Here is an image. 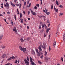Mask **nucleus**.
<instances>
[{"instance_id": "nucleus-1", "label": "nucleus", "mask_w": 65, "mask_h": 65, "mask_svg": "<svg viewBox=\"0 0 65 65\" xmlns=\"http://www.w3.org/2000/svg\"><path fill=\"white\" fill-rule=\"evenodd\" d=\"M4 6L5 7H7V8L8 7H9V4L8 3V2H7L6 3V4H4Z\"/></svg>"}, {"instance_id": "nucleus-2", "label": "nucleus", "mask_w": 65, "mask_h": 65, "mask_svg": "<svg viewBox=\"0 0 65 65\" xmlns=\"http://www.w3.org/2000/svg\"><path fill=\"white\" fill-rule=\"evenodd\" d=\"M30 11L31 12V13L33 15H36L37 14L35 12H34L31 9H30Z\"/></svg>"}, {"instance_id": "nucleus-3", "label": "nucleus", "mask_w": 65, "mask_h": 65, "mask_svg": "<svg viewBox=\"0 0 65 65\" xmlns=\"http://www.w3.org/2000/svg\"><path fill=\"white\" fill-rule=\"evenodd\" d=\"M24 61H25V63H26V65H30L29 62L27 61V60L25 59H24Z\"/></svg>"}, {"instance_id": "nucleus-4", "label": "nucleus", "mask_w": 65, "mask_h": 65, "mask_svg": "<svg viewBox=\"0 0 65 65\" xmlns=\"http://www.w3.org/2000/svg\"><path fill=\"white\" fill-rule=\"evenodd\" d=\"M41 47H42V45H40L38 47V49L39 51H42V49H41Z\"/></svg>"}, {"instance_id": "nucleus-5", "label": "nucleus", "mask_w": 65, "mask_h": 65, "mask_svg": "<svg viewBox=\"0 0 65 65\" xmlns=\"http://www.w3.org/2000/svg\"><path fill=\"white\" fill-rule=\"evenodd\" d=\"M36 53H37L38 54V56H39V57L40 56V53H39V52H38V49H36Z\"/></svg>"}, {"instance_id": "nucleus-6", "label": "nucleus", "mask_w": 65, "mask_h": 65, "mask_svg": "<svg viewBox=\"0 0 65 65\" xmlns=\"http://www.w3.org/2000/svg\"><path fill=\"white\" fill-rule=\"evenodd\" d=\"M54 10H55V11H56L57 12H58V10L57 9H56L55 6H54Z\"/></svg>"}, {"instance_id": "nucleus-7", "label": "nucleus", "mask_w": 65, "mask_h": 65, "mask_svg": "<svg viewBox=\"0 0 65 65\" xmlns=\"http://www.w3.org/2000/svg\"><path fill=\"white\" fill-rule=\"evenodd\" d=\"M16 5L18 6H19V8L20 9L21 8V6H22V4H21L20 5V4H16Z\"/></svg>"}, {"instance_id": "nucleus-8", "label": "nucleus", "mask_w": 65, "mask_h": 65, "mask_svg": "<svg viewBox=\"0 0 65 65\" xmlns=\"http://www.w3.org/2000/svg\"><path fill=\"white\" fill-rule=\"evenodd\" d=\"M6 54H4L2 56V58L4 59V58L5 57H6Z\"/></svg>"}, {"instance_id": "nucleus-9", "label": "nucleus", "mask_w": 65, "mask_h": 65, "mask_svg": "<svg viewBox=\"0 0 65 65\" xmlns=\"http://www.w3.org/2000/svg\"><path fill=\"white\" fill-rule=\"evenodd\" d=\"M26 48L23 47L22 49V51H23V52H24V53H25V52H26Z\"/></svg>"}, {"instance_id": "nucleus-10", "label": "nucleus", "mask_w": 65, "mask_h": 65, "mask_svg": "<svg viewBox=\"0 0 65 65\" xmlns=\"http://www.w3.org/2000/svg\"><path fill=\"white\" fill-rule=\"evenodd\" d=\"M13 31H14L15 33H17V28H16L15 27L13 29Z\"/></svg>"}, {"instance_id": "nucleus-11", "label": "nucleus", "mask_w": 65, "mask_h": 65, "mask_svg": "<svg viewBox=\"0 0 65 65\" xmlns=\"http://www.w3.org/2000/svg\"><path fill=\"white\" fill-rule=\"evenodd\" d=\"M19 48L20 49V50H21V51H22L23 50V47H22L21 46H19Z\"/></svg>"}, {"instance_id": "nucleus-12", "label": "nucleus", "mask_w": 65, "mask_h": 65, "mask_svg": "<svg viewBox=\"0 0 65 65\" xmlns=\"http://www.w3.org/2000/svg\"><path fill=\"white\" fill-rule=\"evenodd\" d=\"M3 37V34H2L0 35V39H1Z\"/></svg>"}, {"instance_id": "nucleus-13", "label": "nucleus", "mask_w": 65, "mask_h": 65, "mask_svg": "<svg viewBox=\"0 0 65 65\" xmlns=\"http://www.w3.org/2000/svg\"><path fill=\"white\" fill-rule=\"evenodd\" d=\"M20 20L21 21V23H23V22H24V21L23 20V19H20Z\"/></svg>"}, {"instance_id": "nucleus-14", "label": "nucleus", "mask_w": 65, "mask_h": 65, "mask_svg": "<svg viewBox=\"0 0 65 65\" xmlns=\"http://www.w3.org/2000/svg\"><path fill=\"white\" fill-rule=\"evenodd\" d=\"M45 13L46 14H47V15H48L50 14V12H45Z\"/></svg>"}, {"instance_id": "nucleus-15", "label": "nucleus", "mask_w": 65, "mask_h": 65, "mask_svg": "<svg viewBox=\"0 0 65 65\" xmlns=\"http://www.w3.org/2000/svg\"><path fill=\"white\" fill-rule=\"evenodd\" d=\"M11 4L12 6H14V7L15 6V5H14V4H13V3H12V2H11Z\"/></svg>"}, {"instance_id": "nucleus-16", "label": "nucleus", "mask_w": 65, "mask_h": 65, "mask_svg": "<svg viewBox=\"0 0 65 65\" xmlns=\"http://www.w3.org/2000/svg\"><path fill=\"white\" fill-rule=\"evenodd\" d=\"M30 61L31 63L32 62H33V61L32 60V58H31V57H30Z\"/></svg>"}, {"instance_id": "nucleus-17", "label": "nucleus", "mask_w": 65, "mask_h": 65, "mask_svg": "<svg viewBox=\"0 0 65 65\" xmlns=\"http://www.w3.org/2000/svg\"><path fill=\"white\" fill-rule=\"evenodd\" d=\"M63 40H65V34H64V35L63 36Z\"/></svg>"}, {"instance_id": "nucleus-18", "label": "nucleus", "mask_w": 65, "mask_h": 65, "mask_svg": "<svg viewBox=\"0 0 65 65\" xmlns=\"http://www.w3.org/2000/svg\"><path fill=\"white\" fill-rule=\"evenodd\" d=\"M21 41V42H24V40H23V39L22 38L20 39Z\"/></svg>"}, {"instance_id": "nucleus-19", "label": "nucleus", "mask_w": 65, "mask_h": 65, "mask_svg": "<svg viewBox=\"0 0 65 65\" xmlns=\"http://www.w3.org/2000/svg\"><path fill=\"white\" fill-rule=\"evenodd\" d=\"M32 53L33 55H35V52L34 51V50H32Z\"/></svg>"}, {"instance_id": "nucleus-20", "label": "nucleus", "mask_w": 65, "mask_h": 65, "mask_svg": "<svg viewBox=\"0 0 65 65\" xmlns=\"http://www.w3.org/2000/svg\"><path fill=\"white\" fill-rule=\"evenodd\" d=\"M56 46V41H55L53 43V46Z\"/></svg>"}, {"instance_id": "nucleus-21", "label": "nucleus", "mask_w": 65, "mask_h": 65, "mask_svg": "<svg viewBox=\"0 0 65 65\" xmlns=\"http://www.w3.org/2000/svg\"><path fill=\"white\" fill-rule=\"evenodd\" d=\"M14 17L15 20V21H16V20H17L16 19H17V16H16V15H14Z\"/></svg>"}, {"instance_id": "nucleus-22", "label": "nucleus", "mask_w": 65, "mask_h": 65, "mask_svg": "<svg viewBox=\"0 0 65 65\" xmlns=\"http://www.w3.org/2000/svg\"><path fill=\"white\" fill-rule=\"evenodd\" d=\"M32 65H36V64H35L34 63V62H31Z\"/></svg>"}, {"instance_id": "nucleus-23", "label": "nucleus", "mask_w": 65, "mask_h": 65, "mask_svg": "<svg viewBox=\"0 0 65 65\" xmlns=\"http://www.w3.org/2000/svg\"><path fill=\"white\" fill-rule=\"evenodd\" d=\"M12 58V59H16V58L14 57V56H13L12 57H11Z\"/></svg>"}, {"instance_id": "nucleus-24", "label": "nucleus", "mask_w": 65, "mask_h": 65, "mask_svg": "<svg viewBox=\"0 0 65 65\" xmlns=\"http://www.w3.org/2000/svg\"><path fill=\"white\" fill-rule=\"evenodd\" d=\"M22 17V13H21L20 14V18H21Z\"/></svg>"}, {"instance_id": "nucleus-25", "label": "nucleus", "mask_w": 65, "mask_h": 65, "mask_svg": "<svg viewBox=\"0 0 65 65\" xmlns=\"http://www.w3.org/2000/svg\"><path fill=\"white\" fill-rule=\"evenodd\" d=\"M56 3L57 5L58 6L59 5V3H58V2L57 1H56Z\"/></svg>"}, {"instance_id": "nucleus-26", "label": "nucleus", "mask_w": 65, "mask_h": 65, "mask_svg": "<svg viewBox=\"0 0 65 65\" xmlns=\"http://www.w3.org/2000/svg\"><path fill=\"white\" fill-rule=\"evenodd\" d=\"M59 15H63V14L62 13H61L59 14Z\"/></svg>"}, {"instance_id": "nucleus-27", "label": "nucleus", "mask_w": 65, "mask_h": 65, "mask_svg": "<svg viewBox=\"0 0 65 65\" xmlns=\"http://www.w3.org/2000/svg\"><path fill=\"white\" fill-rule=\"evenodd\" d=\"M4 20L5 21V22H6V23H7V24H8V23L7 22H6V19H4Z\"/></svg>"}, {"instance_id": "nucleus-28", "label": "nucleus", "mask_w": 65, "mask_h": 65, "mask_svg": "<svg viewBox=\"0 0 65 65\" xmlns=\"http://www.w3.org/2000/svg\"><path fill=\"white\" fill-rule=\"evenodd\" d=\"M43 48L44 50V49L45 48V45H43Z\"/></svg>"}, {"instance_id": "nucleus-29", "label": "nucleus", "mask_w": 65, "mask_h": 65, "mask_svg": "<svg viewBox=\"0 0 65 65\" xmlns=\"http://www.w3.org/2000/svg\"><path fill=\"white\" fill-rule=\"evenodd\" d=\"M53 6H54L53 4L52 5H51V9H53Z\"/></svg>"}, {"instance_id": "nucleus-30", "label": "nucleus", "mask_w": 65, "mask_h": 65, "mask_svg": "<svg viewBox=\"0 0 65 65\" xmlns=\"http://www.w3.org/2000/svg\"><path fill=\"white\" fill-rule=\"evenodd\" d=\"M12 59V57H10L8 59V60H11Z\"/></svg>"}, {"instance_id": "nucleus-31", "label": "nucleus", "mask_w": 65, "mask_h": 65, "mask_svg": "<svg viewBox=\"0 0 65 65\" xmlns=\"http://www.w3.org/2000/svg\"><path fill=\"white\" fill-rule=\"evenodd\" d=\"M45 60H50V58H45Z\"/></svg>"}, {"instance_id": "nucleus-32", "label": "nucleus", "mask_w": 65, "mask_h": 65, "mask_svg": "<svg viewBox=\"0 0 65 65\" xmlns=\"http://www.w3.org/2000/svg\"><path fill=\"white\" fill-rule=\"evenodd\" d=\"M61 60H62V62L63 61V57H61Z\"/></svg>"}, {"instance_id": "nucleus-33", "label": "nucleus", "mask_w": 65, "mask_h": 65, "mask_svg": "<svg viewBox=\"0 0 65 65\" xmlns=\"http://www.w3.org/2000/svg\"><path fill=\"white\" fill-rule=\"evenodd\" d=\"M42 28H44V25L43 24H42Z\"/></svg>"}, {"instance_id": "nucleus-34", "label": "nucleus", "mask_w": 65, "mask_h": 65, "mask_svg": "<svg viewBox=\"0 0 65 65\" xmlns=\"http://www.w3.org/2000/svg\"><path fill=\"white\" fill-rule=\"evenodd\" d=\"M59 7H60V8H62L63 7V6L61 5L59 6Z\"/></svg>"}, {"instance_id": "nucleus-35", "label": "nucleus", "mask_w": 65, "mask_h": 65, "mask_svg": "<svg viewBox=\"0 0 65 65\" xmlns=\"http://www.w3.org/2000/svg\"><path fill=\"white\" fill-rule=\"evenodd\" d=\"M47 54V52L46 51H45V56H46V55Z\"/></svg>"}, {"instance_id": "nucleus-36", "label": "nucleus", "mask_w": 65, "mask_h": 65, "mask_svg": "<svg viewBox=\"0 0 65 65\" xmlns=\"http://www.w3.org/2000/svg\"><path fill=\"white\" fill-rule=\"evenodd\" d=\"M39 63V64H42V63L40 61H38Z\"/></svg>"}, {"instance_id": "nucleus-37", "label": "nucleus", "mask_w": 65, "mask_h": 65, "mask_svg": "<svg viewBox=\"0 0 65 65\" xmlns=\"http://www.w3.org/2000/svg\"><path fill=\"white\" fill-rule=\"evenodd\" d=\"M31 3H30L28 6V7H30V6H31Z\"/></svg>"}, {"instance_id": "nucleus-38", "label": "nucleus", "mask_w": 65, "mask_h": 65, "mask_svg": "<svg viewBox=\"0 0 65 65\" xmlns=\"http://www.w3.org/2000/svg\"><path fill=\"white\" fill-rule=\"evenodd\" d=\"M27 60L28 61H29V57H27Z\"/></svg>"}, {"instance_id": "nucleus-39", "label": "nucleus", "mask_w": 65, "mask_h": 65, "mask_svg": "<svg viewBox=\"0 0 65 65\" xmlns=\"http://www.w3.org/2000/svg\"><path fill=\"white\" fill-rule=\"evenodd\" d=\"M10 63H7V64H5V65H10Z\"/></svg>"}, {"instance_id": "nucleus-40", "label": "nucleus", "mask_w": 65, "mask_h": 65, "mask_svg": "<svg viewBox=\"0 0 65 65\" xmlns=\"http://www.w3.org/2000/svg\"><path fill=\"white\" fill-rule=\"evenodd\" d=\"M45 10L46 11L45 12H47V9H46V8H45Z\"/></svg>"}, {"instance_id": "nucleus-41", "label": "nucleus", "mask_w": 65, "mask_h": 65, "mask_svg": "<svg viewBox=\"0 0 65 65\" xmlns=\"http://www.w3.org/2000/svg\"><path fill=\"white\" fill-rule=\"evenodd\" d=\"M27 40L29 41V40H30V37H28L27 38Z\"/></svg>"}, {"instance_id": "nucleus-42", "label": "nucleus", "mask_w": 65, "mask_h": 65, "mask_svg": "<svg viewBox=\"0 0 65 65\" xmlns=\"http://www.w3.org/2000/svg\"><path fill=\"white\" fill-rule=\"evenodd\" d=\"M51 47H49V51H51Z\"/></svg>"}, {"instance_id": "nucleus-43", "label": "nucleus", "mask_w": 65, "mask_h": 65, "mask_svg": "<svg viewBox=\"0 0 65 65\" xmlns=\"http://www.w3.org/2000/svg\"><path fill=\"white\" fill-rule=\"evenodd\" d=\"M37 7L36 6H35L34 7V9H37Z\"/></svg>"}, {"instance_id": "nucleus-44", "label": "nucleus", "mask_w": 65, "mask_h": 65, "mask_svg": "<svg viewBox=\"0 0 65 65\" xmlns=\"http://www.w3.org/2000/svg\"><path fill=\"white\" fill-rule=\"evenodd\" d=\"M43 32V30L42 29L41 31H40V32H41V33L42 32Z\"/></svg>"}, {"instance_id": "nucleus-45", "label": "nucleus", "mask_w": 65, "mask_h": 65, "mask_svg": "<svg viewBox=\"0 0 65 65\" xmlns=\"http://www.w3.org/2000/svg\"><path fill=\"white\" fill-rule=\"evenodd\" d=\"M45 36H46V35H45V33H44V37H45Z\"/></svg>"}, {"instance_id": "nucleus-46", "label": "nucleus", "mask_w": 65, "mask_h": 65, "mask_svg": "<svg viewBox=\"0 0 65 65\" xmlns=\"http://www.w3.org/2000/svg\"><path fill=\"white\" fill-rule=\"evenodd\" d=\"M24 5H25V6H26V1H25L24 2Z\"/></svg>"}, {"instance_id": "nucleus-47", "label": "nucleus", "mask_w": 65, "mask_h": 65, "mask_svg": "<svg viewBox=\"0 0 65 65\" xmlns=\"http://www.w3.org/2000/svg\"><path fill=\"white\" fill-rule=\"evenodd\" d=\"M44 26L45 27V28H47V26H46V25H45V24H44Z\"/></svg>"}, {"instance_id": "nucleus-48", "label": "nucleus", "mask_w": 65, "mask_h": 65, "mask_svg": "<svg viewBox=\"0 0 65 65\" xmlns=\"http://www.w3.org/2000/svg\"><path fill=\"white\" fill-rule=\"evenodd\" d=\"M30 11H29L28 12V14L29 15V14H30Z\"/></svg>"}, {"instance_id": "nucleus-49", "label": "nucleus", "mask_w": 65, "mask_h": 65, "mask_svg": "<svg viewBox=\"0 0 65 65\" xmlns=\"http://www.w3.org/2000/svg\"><path fill=\"white\" fill-rule=\"evenodd\" d=\"M38 17H39V18H40L42 17V16H40L39 15H38Z\"/></svg>"}, {"instance_id": "nucleus-50", "label": "nucleus", "mask_w": 65, "mask_h": 65, "mask_svg": "<svg viewBox=\"0 0 65 65\" xmlns=\"http://www.w3.org/2000/svg\"><path fill=\"white\" fill-rule=\"evenodd\" d=\"M50 30V28H49L47 29V30L48 31H49Z\"/></svg>"}, {"instance_id": "nucleus-51", "label": "nucleus", "mask_w": 65, "mask_h": 65, "mask_svg": "<svg viewBox=\"0 0 65 65\" xmlns=\"http://www.w3.org/2000/svg\"><path fill=\"white\" fill-rule=\"evenodd\" d=\"M49 22V20H47V23H48Z\"/></svg>"}, {"instance_id": "nucleus-52", "label": "nucleus", "mask_w": 65, "mask_h": 65, "mask_svg": "<svg viewBox=\"0 0 65 65\" xmlns=\"http://www.w3.org/2000/svg\"><path fill=\"white\" fill-rule=\"evenodd\" d=\"M0 17H3V15L0 14Z\"/></svg>"}, {"instance_id": "nucleus-53", "label": "nucleus", "mask_w": 65, "mask_h": 65, "mask_svg": "<svg viewBox=\"0 0 65 65\" xmlns=\"http://www.w3.org/2000/svg\"><path fill=\"white\" fill-rule=\"evenodd\" d=\"M17 62H18V60H15V63H17Z\"/></svg>"}, {"instance_id": "nucleus-54", "label": "nucleus", "mask_w": 65, "mask_h": 65, "mask_svg": "<svg viewBox=\"0 0 65 65\" xmlns=\"http://www.w3.org/2000/svg\"><path fill=\"white\" fill-rule=\"evenodd\" d=\"M36 6L38 7H39V4H38Z\"/></svg>"}, {"instance_id": "nucleus-55", "label": "nucleus", "mask_w": 65, "mask_h": 65, "mask_svg": "<svg viewBox=\"0 0 65 65\" xmlns=\"http://www.w3.org/2000/svg\"><path fill=\"white\" fill-rule=\"evenodd\" d=\"M46 33H48V30H46Z\"/></svg>"}, {"instance_id": "nucleus-56", "label": "nucleus", "mask_w": 65, "mask_h": 65, "mask_svg": "<svg viewBox=\"0 0 65 65\" xmlns=\"http://www.w3.org/2000/svg\"><path fill=\"white\" fill-rule=\"evenodd\" d=\"M42 58H43V55L41 56L40 57V58H41V59H42Z\"/></svg>"}, {"instance_id": "nucleus-57", "label": "nucleus", "mask_w": 65, "mask_h": 65, "mask_svg": "<svg viewBox=\"0 0 65 65\" xmlns=\"http://www.w3.org/2000/svg\"><path fill=\"white\" fill-rule=\"evenodd\" d=\"M40 23L41 25H42V22H40Z\"/></svg>"}, {"instance_id": "nucleus-58", "label": "nucleus", "mask_w": 65, "mask_h": 65, "mask_svg": "<svg viewBox=\"0 0 65 65\" xmlns=\"http://www.w3.org/2000/svg\"><path fill=\"white\" fill-rule=\"evenodd\" d=\"M5 46H4L2 48H5Z\"/></svg>"}, {"instance_id": "nucleus-59", "label": "nucleus", "mask_w": 65, "mask_h": 65, "mask_svg": "<svg viewBox=\"0 0 65 65\" xmlns=\"http://www.w3.org/2000/svg\"><path fill=\"white\" fill-rule=\"evenodd\" d=\"M17 0H14V2L16 3L17 2Z\"/></svg>"}, {"instance_id": "nucleus-60", "label": "nucleus", "mask_w": 65, "mask_h": 65, "mask_svg": "<svg viewBox=\"0 0 65 65\" xmlns=\"http://www.w3.org/2000/svg\"><path fill=\"white\" fill-rule=\"evenodd\" d=\"M50 25H51V23H49L48 24V27H49V26H50Z\"/></svg>"}, {"instance_id": "nucleus-61", "label": "nucleus", "mask_w": 65, "mask_h": 65, "mask_svg": "<svg viewBox=\"0 0 65 65\" xmlns=\"http://www.w3.org/2000/svg\"><path fill=\"white\" fill-rule=\"evenodd\" d=\"M29 1H28L27 3V4H28L29 3Z\"/></svg>"}, {"instance_id": "nucleus-62", "label": "nucleus", "mask_w": 65, "mask_h": 65, "mask_svg": "<svg viewBox=\"0 0 65 65\" xmlns=\"http://www.w3.org/2000/svg\"><path fill=\"white\" fill-rule=\"evenodd\" d=\"M27 28L28 29H29V26H27Z\"/></svg>"}, {"instance_id": "nucleus-63", "label": "nucleus", "mask_w": 65, "mask_h": 65, "mask_svg": "<svg viewBox=\"0 0 65 65\" xmlns=\"http://www.w3.org/2000/svg\"><path fill=\"white\" fill-rule=\"evenodd\" d=\"M23 13L24 14H25V11H23Z\"/></svg>"}, {"instance_id": "nucleus-64", "label": "nucleus", "mask_w": 65, "mask_h": 65, "mask_svg": "<svg viewBox=\"0 0 65 65\" xmlns=\"http://www.w3.org/2000/svg\"><path fill=\"white\" fill-rule=\"evenodd\" d=\"M28 20H30V18H28Z\"/></svg>"}]
</instances>
